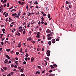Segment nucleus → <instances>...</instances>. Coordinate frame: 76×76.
Segmentation results:
<instances>
[{
    "mask_svg": "<svg viewBox=\"0 0 76 76\" xmlns=\"http://www.w3.org/2000/svg\"><path fill=\"white\" fill-rule=\"evenodd\" d=\"M37 36H36L37 38H40L41 37V36L39 35H41V33L40 32H38L37 33Z\"/></svg>",
    "mask_w": 76,
    "mask_h": 76,
    "instance_id": "obj_1",
    "label": "nucleus"
},
{
    "mask_svg": "<svg viewBox=\"0 0 76 76\" xmlns=\"http://www.w3.org/2000/svg\"><path fill=\"white\" fill-rule=\"evenodd\" d=\"M46 53V54L48 57H49L50 56V53H51V51H50L49 50H48L47 51Z\"/></svg>",
    "mask_w": 76,
    "mask_h": 76,
    "instance_id": "obj_2",
    "label": "nucleus"
},
{
    "mask_svg": "<svg viewBox=\"0 0 76 76\" xmlns=\"http://www.w3.org/2000/svg\"><path fill=\"white\" fill-rule=\"evenodd\" d=\"M5 56L9 60V59H10V57H9V55H6Z\"/></svg>",
    "mask_w": 76,
    "mask_h": 76,
    "instance_id": "obj_3",
    "label": "nucleus"
},
{
    "mask_svg": "<svg viewBox=\"0 0 76 76\" xmlns=\"http://www.w3.org/2000/svg\"><path fill=\"white\" fill-rule=\"evenodd\" d=\"M47 33H50L51 32V30H49V29H48L46 31Z\"/></svg>",
    "mask_w": 76,
    "mask_h": 76,
    "instance_id": "obj_4",
    "label": "nucleus"
},
{
    "mask_svg": "<svg viewBox=\"0 0 76 76\" xmlns=\"http://www.w3.org/2000/svg\"><path fill=\"white\" fill-rule=\"evenodd\" d=\"M8 60L7 59H5V61H4V63H8Z\"/></svg>",
    "mask_w": 76,
    "mask_h": 76,
    "instance_id": "obj_5",
    "label": "nucleus"
},
{
    "mask_svg": "<svg viewBox=\"0 0 76 76\" xmlns=\"http://www.w3.org/2000/svg\"><path fill=\"white\" fill-rule=\"evenodd\" d=\"M52 40H53L51 41L52 43H53V44H54V43H55V39H52Z\"/></svg>",
    "mask_w": 76,
    "mask_h": 76,
    "instance_id": "obj_6",
    "label": "nucleus"
},
{
    "mask_svg": "<svg viewBox=\"0 0 76 76\" xmlns=\"http://www.w3.org/2000/svg\"><path fill=\"white\" fill-rule=\"evenodd\" d=\"M8 69V68H7V67H4L3 68V69H4V70H7Z\"/></svg>",
    "mask_w": 76,
    "mask_h": 76,
    "instance_id": "obj_7",
    "label": "nucleus"
},
{
    "mask_svg": "<svg viewBox=\"0 0 76 76\" xmlns=\"http://www.w3.org/2000/svg\"><path fill=\"white\" fill-rule=\"evenodd\" d=\"M14 18H19V15H17L15 16Z\"/></svg>",
    "mask_w": 76,
    "mask_h": 76,
    "instance_id": "obj_8",
    "label": "nucleus"
},
{
    "mask_svg": "<svg viewBox=\"0 0 76 76\" xmlns=\"http://www.w3.org/2000/svg\"><path fill=\"white\" fill-rule=\"evenodd\" d=\"M21 45H22L21 44L19 43L18 45V47H21Z\"/></svg>",
    "mask_w": 76,
    "mask_h": 76,
    "instance_id": "obj_9",
    "label": "nucleus"
},
{
    "mask_svg": "<svg viewBox=\"0 0 76 76\" xmlns=\"http://www.w3.org/2000/svg\"><path fill=\"white\" fill-rule=\"evenodd\" d=\"M51 16V15H50V14H49L48 15V18H50V17Z\"/></svg>",
    "mask_w": 76,
    "mask_h": 76,
    "instance_id": "obj_10",
    "label": "nucleus"
},
{
    "mask_svg": "<svg viewBox=\"0 0 76 76\" xmlns=\"http://www.w3.org/2000/svg\"><path fill=\"white\" fill-rule=\"evenodd\" d=\"M16 15H17V14H16V13H15V14H13L12 15V16H15Z\"/></svg>",
    "mask_w": 76,
    "mask_h": 76,
    "instance_id": "obj_11",
    "label": "nucleus"
},
{
    "mask_svg": "<svg viewBox=\"0 0 76 76\" xmlns=\"http://www.w3.org/2000/svg\"><path fill=\"white\" fill-rule=\"evenodd\" d=\"M34 58H32L31 59V61L32 62H33Z\"/></svg>",
    "mask_w": 76,
    "mask_h": 76,
    "instance_id": "obj_12",
    "label": "nucleus"
},
{
    "mask_svg": "<svg viewBox=\"0 0 76 76\" xmlns=\"http://www.w3.org/2000/svg\"><path fill=\"white\" fill-rule=\"evenodd\" d=\"M23 31V29H22L19 30V31L20 32H22Z\"/></svg>",
    "mask_w": 76,
    "mask_h": 76,
    "instance_id": "obj_13",
    "label": "nucleus"
},
{
    "mask_svg": "<svg viewBox=\"0 0 76 76\" xmlns=\"http://www.w3.org/2000/svg\"><path fill=\"white\" fill-rule=\"evenodd\" d=\"M68 6L69 9L72 7V5H69Z\"/></svg>",
    "mask_w": 76,
    "mask_h": 76,
    "instance_id": "obj_14",
    "label": "nucleus"
},
{
    "mask_svg": "<svg viewBox=\"0 0 76 76\" xmlns=\"http://www.w3.org/2000/svg\"><path fill=\"white\" fill-rule=\"evenodd\" d=\"M45 59H46V60H50V59H49V58L47 57H45Z\"/></svg>",
    "mask_w": 76,
    "mask_h": 76,
    "instance_id": "obj_15",
    "label": "nucleus"
},
{
    "mask_svg": "<svg viewBox=\"0 0 76 76\" xmlns=\"http://www.w3.org/2000/svg\"><path fill=\"white\" fill-rule=\"evenodd\" d=\"M26 57H28L29 56V55H28V53H26V55H25Z\"/></svg>",
    "mask_w": 76,
    "mask_h": 76,
    "instance_id": "obj_16",
    "label": "nucleus"
},
{
    "mask_svg": "<svg viewBox=\"0 0 76 76\" xmlns=\"http://www.w3.org/2000/svg\"><path fill=\"white\" fill-rule=\"evenodd\" d=\"M15 11H16V10L15 9H13L11 11V12H15Z\"/></svg>",
    "mask_w": 76,
    "mask_h": 76,
    "instance_id": "obj_17",
    "label": "nucleus"
},
{
    "mask_svg": "<svg viewBox=\"0 0 76 76\" xmlns=\"http://www.w3.org/2000/svg\"><path fill=\"white\" fill-rule=\"evenodd\" d=\"M46 7V10H49V9H50V8L49 7Z\"/></svg>",
    "mask_w": 76,
    "mask_h": 76,
    "instance_id": "obj_18",
    "label": "nucleus"
},
{
    "mask_svg": "<svg viewBox=\"0 0 76 76\" xmlns=\"http://www.w3.org/2000/svg\"><path fill=\"white\" fill-rule=\"evenodd\" d=\"M34 4H38V2L37 1H36L35 2H34Z\"/></svg>",
    "mask_w": 76,
    "mask_h": 76,
    "instance_id": "obj_19",
    "label": "nucleus"
},
{
    "mask_svg": "<svg viewBox=\"0 0 76 76\" xmlns=\"http://www.w3.org/2000/svg\"><path fill=\"white\" fill-rule=\"evenodd\" d=\"M42 20V21H44V18L43 17H42L41 18Z\"/></svg>",
    "mask_w": 76,
    "mask_h": 76,
    "instance_id": "obj_20",
    "label": "nucleus"
},
{
    "mask_svg": "<svg viewBox=\"0 0 76 76\" xmlns=\"http://www.w3.org/2000/svg\"><path fill=\"white\" fill-rule=\"evenodd\" d=\"M50 67H51V69H53V68H54V67L52 65H51L50 66Z\"/></svg>",
    "mask_w": 76,
    "mask_h": 76,
    "instance_id": "obj_21",
    "label": "nucleus"
},
{
    "mask_svg": "<svg viewBox=\"0 0 76 76\" xmlns=\"http://www.w3.org/2000/svg\"><path fill=\"white\" fill-rule=\"evenodd\" d=\"M19 72H23V70L21 69V70L19 71Z\"/></svg>",
    "mask_w": 76,
    "mask_h": 76,
    "instance_id": "obj_22",
    "label": "nucleus"
},
{
    "mask_svg": "<svg viewBox=\"0 0 76 76\" xmlns=\"http://www.w3.org/2000/svg\"><path fill=\"white\" fill-rule=\"evenodd\" d=\"M48 43V44H49V45H51V41H49Z\"/></svg>",
    "mask_w": 76,
    "mask_h": 76,
    "instance_id": "obj_23",
    "label": "nucleus"
},
{
    "mask_svg": "<svg viewBox=\"0 0 76 76\" xmlns=\"http://www.w3.org/2000/svg\"><path fill=\"white\" fill-rule=\"evenodd\" d=\"M7 51H8V52H9V51H10V49H6Z\"/></svg>",
    "mask_w": 76,
    "mask_h": 76,
    "instance_id": "obj_24",
    "label": "nucleus"
},
{
    "mask_svg": "<svg viewBox=\"0 0 76 76\" xmlns=\"http://www.w3.org/2000/svg\"><path fill=\"white\" fill-rule=\"evenodd\" d=\"M39 12L36 13V15L37 16H38V15H39Z\"/></svg>",
    "mask_w": 76,
    "mask_h": 76,
    "instance_id": "obj_25",
    "label": "nucleus"
},
{
    "mask_svg": "<svg viewBox=\"0 0 76 76\" xmlns=\"http://www.w3.org/2000/svg\"><path fill=\"white\" fill-rule=\"evenodd\" d=\"M37 68H39V69H41V67L40 66H37Z\"/></svg>",
    "mask_w": 76,
    "mask_h": 76,
    "instance_id": "obj_26",
    "label": "nucleus"
},
{
    "mask_svg": "<svg viewBox=\"0 0 76 76\" xmlns=\"http://www.w3.org/2000/svg\"><path fill=\"white\" fill-rule=\"evenodd\" d=\"M25 2H23L22 3L20 4V5H23L24 4H25Z\"/></svg>",
    "mask_w": 76,
    "mask_h": 76,
    "instance_id": "obj_27",
    "label": "nucleus"
},
{
    "mask_svg": "<svg viewBox=\"0 0 76 76\" xmlns=\"http://www.w3.org/2000/svg\"><path fill=\"white\" fill-rule=\"evenodd\" d=\"M44 61L45 62V65H47V62L46 61Z\"/></svg>",
    "mask_w": 76,
    "mask_h": 76,
    "instance_id": "obj_28",
    "label": "nucleus"
},
{
    "mask_svg": "<svg viewBox=\"0 0 76 76\" xmlns=\"http://www.w3.org/2000/svg\"><path fill=\"white\" fill-rule=\"evenodd\" d=\"M18 61H16L15 62V63L16 64H18Z\"/></svg>",
    "mask_w": 76,
    "mask_h": 76,
    "instance_id": "obj_29",
    "label": "nucleus"
},
{
    "mask_svg": "<svg viewBox=\"0 0 76 76\" xmlns=\"http://www.w3.org/2000/svg\"><path fill=\"white\" fill-rule=\"evenodd\" d=\"M22 69V68L21 67H18V69L19 70H21V69Z\"/></svg>",
    "mask_w": 76,
    "mask_h": 76,
    "instance_id": "obj_30",
    "label": "nucleus"
},
{
    "mask_svg": "<svg viewBox=\"0 0 76 76\" xmlns=\"http://www.w3.org/2000/svg\"><path fill=\"white\" fill-rule=\"evenodd\" d=\"M1 71H2V72H4V70L2 68H1Z\"/></svg>",
    "mask_w": 76,
    "mask_h": 76,
    "instance_id": "obj_31",
    "label": "nucleus"
},
{
    "mask_svg": "<svg viewBox=\"0 0 76 76\" xmlns=\"http://www.w3.org/2000/svg\"><path fill=\"white\" fill-rule=\"evenodd\" d=\"M47 36L48 37H50V34H48Z\"/></svg>",
    "mask_w": 76,
    "mask_h": 76,
    "instance_id": "obj_32",
    "label": "nucleus"
},
{
    "mask_svg": "<svg viewBox=\"0 0 76 76\" xmlns=\"http://www.w3.org/2000/svg\"><path fill=\"white\" fill-rule=\"evenodd\" d=\"M19 52H17L16 53V55H19Z\"/></svg>",
    "mask_w": 76,
    "mask_h": 76,
    "instance_id": "obj_33",
    "label": "nucleus"
},
{
    "mask_svg": "<svg viewBox=\"0 0 76 76\" xmlns=\"http://www.w3.org/2000/svg\"><path fill=\"white\" fill-rule=\"evenodd\" d=\"M7 7H9V3H8L7 4Z\"/></svg>",
    "mask_w": 76,
    "mask_h": 76,
    "instance_id": "obj_34",
    "label": "nucleus"
},
{
    "mask_svg": "<svg viewBox=\"0 0 76 76\" xmlns=\"http://www.w3.org/2000/svg\"><path fill=\"white\" fill-rule=\"evenodd\" d=\"M53 66H54V67H57V65L56 64H53Z\"/></svg>",
    "mask_w": 76,
    "mask_h": 76,
    "instance_id": "obj_35",
    "label": "nucleus"
},
{
    "mask_svg": "<svg viewBox=\"0 0 76 76\" xmlns=\"http://www.w3.org/2000/svg\"><path fill=\"white\" fill-rule=\"evenodd\" d=\"M23 64H26V61H24L23 62Z\"/></svg>",
    "mask_w": 76,
    "mask_h": 76,
    "instance_id": "obj_36",
    "label": "nucleus"
},
{
    "mask_svg": "<svg viewBox=\"0 0 76 76\" xmlns=\"http://www.w3.org/2000/svg\"><path fill=\"white\" fill-rule=\"evenodd\" d=\"M4 38H3L2 39H1V40H2V41H4Z\"/></svg>",
    "mask_w": 76,
    "mask_h": 76,
    "instance_id": "obj_37",
    "label": "nucleus"
},
{
    "mask_svg": "<svg viewBox=\"0 0 76 76\" xmlns=\"http://www.w3.org/2000/svg\"><path fill=\"white\" fill-rule=\"evenodd\" d=\"M39 50H41V49H40V48H37V51H39Z\"/></svg>",
    "mask_w": 76,
    "mask_h": 76,
    "instance_id": "obj_38",
    "label": "nucleus"
},
{
    "mask_svg": "<svg viewBox=\"0 0 76 76\" xmlns=\"http://www.w3.org/2000/svg\"><path fill=\"white\" fill-rule=\"evenodd\" d=\"M1 45H4V42H1Z\"/></svg>",
    "mask_w": 76,
    "mask_h": 76,
    "instance_id": "obj_39",
    "label": "nucleus"
},
{
    "mask_svg": "<svg viewBox=\"0 0 76 76\" xmlns=\"http://www.w3.org/2000/svg\"><path fill=\"white\" fill-rule=\"evenodd\" d=\"M22 28H23L22 27V26H20L19 28V29H22Z\"/></svg>",
    "mask_w": 76,
    "mask_h": 76,
    "instance_id": "obj_40",
    "label": "nucleus"
},
{
    "mask_svg": "<svg viewBox=\"0 0 76 76\" xmlns=\"http://www.w3.org/2000/svg\"><path fill=\"white\" fill-rule=\"evenodd\" d=\"M69 2L68 1H66V4H68L69 3Z\"/></svg>",
    "mask_w": 76,
    "mask_h": 76,
    "instance_id": "obj_41",
    "label": "nucleus"
},
{
    "mask_svg": "<svg viewBox=\"0 0 76 76\" xmlns=\"http://www.w3.org/2000/svg\"><path fill=\"white\" fill-rule=\"evenodd\" d=\"M29 39L30 41H31V39H32V38H31V37H29Z\"/></svg>",
    "mask_w": 76,
    "mask_h": 76,
    "instance_id": "obj_42",
    "label": "nucleus"
},
{
    "mask_svg": "<svg viewBox=\"0 0 76 76\" xmlns=\"http://www.w3.org/2000/svg\"><path fill=\"white\" fill-rule=\"evenodd\" d=\"M21 76H26L25 75H24V74H21Z\"/></svg>",
    "mask_w": 76,
    "mask_h": 76,
    "instance_id": "obj_43",
    "label": "nucleus"
},
{
    "mask_svg": "<svg viewBox=\"0 0 76 76\" xmlns=\"http://www.w3.org/2000/svg\"><path fill=\"white\" fill-rule=\"evenodd\" d=\"M60 40V39H56V41H59Z\"/></svg>",
    "mask_w": 76,
    "mask_h": 76,
    "instance_id": "obj_44",
    "label": "nucleus"
},
{
    "mask_svg": "<svg viewBox=\"0 0 76 76\" xmlns=\"http://www.w3.org/2000/svg\"><path fill=\"white\" fill-rule=\"evenodd\" d=\"M69 7H66V10H69Z\"/></svg>",
    "mask_w": 76,
    "mask_h": 76,
    "instance_id": "obj_45",
    "label": "nucleus"
},
{
    "mask_svg": "<svg viewBox=\"0 0 76 76\" xmlns=\"http://www.w3.org/2000/svg\"><path fill=\"white\" fill-rule=\"evenodd\" d=\"M11 75H13V74H14V72H11Z\"/></svg>",
    "mask_w": 76,
    "mask_h": 76,
    "instance_id": "obj_46",
    "label": "nucleus"
},
{
    "mask_svg": "<svg viewBox=\"0 0 76 76\" xmlns=\"http://www.w3.org/2000/svg\"><path fill=\"white\" fill-rule=\"evenodd\" d=\"M27 59H28V58L27 57H26V58H25V60L26 61H27Z\"/></svg>",
    "mask_w": 76,
    "mask_h": 76,
    "instance_id": "obj_47",
    "label": "nucleus"
},
{
    "mask_svg": "<svg viewBox=\"0 0 76 76\" xmlns=\"http://www.w3.org/2000/svg\"><path fill=\"white\" fill-rule=\"evenodd\" d=\"M31 15V13L29 12V15H28V16H30V15Z\"/></svg>",
    "mask_w": 76,
    "mask_h": 76,
    "instance_id": "obj_48",
    "label": "nucleus"
},
{
    "mask_svg": "<svg viewBox=\"0 0 76 76\" xmlns=\"http://www.w3.org/2000/svg\"><path fill=\"white\" fill-rule=\"evenodd\" d=\"M2 31H5V29L4 28H3L2 29Z\"/></svg>",
    "mask_w": 76,
    "mask_h": 76,
    "instance_id": "obj_49",
    "label": "nucleus"
},
{
    "mask_svg": "<svg viewBox=\"0 0 76 76\" xmlns=\"http://www.w3.org/2000/svg\"><path fill=\"white\" fill-rule=\"evenodd\" d=\"M8 15V13H7L5 14V17H7V15Z\"/></svg>",
    "mask_w": 76,
    "mask_h": 76,
    "instance_id": "obj_50",
    "label": "nucleus"
},
{
    "mask_svg": "<svg viewBox=\"0 0 76 76\" xmlns=\"http://www.w3.org/2000/svg\"><path fill=\"white\" fill-rule=\"evenodd\" d=\"M25 52L26 53H27L28 52V50H27V49H26L25 50Z\"/></svg>",
    "mask_w": 76,
    "mask_h": 76,
    "instance_id": "obj_51",
    "label": "nucleus"
},
{
    "mask_svg": "<svg viewBox=\"0 0 76 76\" xmlns=\"http://www.w3.org/2000/svg\"><path fill=\"white\" fill-rule=\"evenodd\" d=\"M25 31H24L23 32V34H25Z\"/></svg>",
    "mask_w": 76,
    "mask_h": 76,
    "instance_id": "obj_52",
    "label": "nucleus"
},
{
    "mask_svg": "<svg viewBox=\"0 0 76 76\" xmlns=\"http://www.w3.org/2000/svg\"><path fill=\"white\" fill-rule=\"evenodd\" d=\"M11 67H14V65L13 64H12L11 65Z\"/></svg>",
    "mask_w": 76,
    "mask_h": 76,
    "instance_id": "obj_53",
    "label": "nucleus"
},
{
    "mask_svg": "<svg viewBox=\"0 0 76 76\" xmlns=\"http://www.w3.org/2000/svg\"><path fill=\"white\" fill-rule=\"evenodd\" d=\"M37 73L38 74H40V72H39V71H37Z\"/></svg>",
    "mask_w": 76,
    "mask_h": 76,
    "instance_id": "obj_54",
    "label": "nucleus"
},
{
    "mask_svg": "<svg viewBox=\"0 0 76 76\" xmlns=\"http://www.w3.org/2000/svg\"><path fill=\"white\" fill-rule=\"evenodd\" d=\"M15 23V22H13L12 23H11V24H13Z\"/></svg>",
    "mask_w": 76,
    "mask_h": 76,
    "instance_id": "obj_55",
    "label": "nucleus"
},
{
    "mask_svg": "<svg viewBox=\"0 0 76 76\" xmlns=\"http://www.w3.org/2000/svg\"><path fill=\"white\" fill-rule=\"evenodd\" d=\"M26 13L24 12V14H23V15H24V16H26Z\"/></svg>",
    "mask_w": 76,
    "mask_h": 76,
    "instance_id": "obj_56",
    "label": "nucleus"
},
{
    "mask_svg": "<svg viewBox=\"0 0 76 76\" xmlns=\"http://www.w3.org/2000/svg\"><path fill=\"white\" fill-rule=\"evenodd\" d=\"M10 27H13V25L10 24Z\"/></svg>",
    "mask_w": 76,
    "mask_h": 76,
    "instance_id": "obj_57",
    "label": "nucleus"
},
{
    "mask_svg": "<svg viewBox=\"0 0 76 76\" xmlns=\"http://www.w3.org/2000/svg\"><path fill=\"white\" fill-rule=\"evenodd\" d=\"M44 48H42V51H44Z\"/></svg>",
    "mask_w": 76,
    "mask_h": 76,
    "instance_id": "obj_58",
    "label": "nucleus"
},
{
    "mask_svg": "<svg viewBox=\"0 0 76 76\" xmlns=\"http://www.w3.org/2000/svg\"><path fill=\"white\" fill-rule=\"evenodd\" d=\"M50 35L51 36H52L53 35V33L50 32Z\"/></svg>",
    "mask_w": 76,
    "mask_h": 76,
    "instance_id": "obj_59",
    "label": "nucleus"
},
{
    "mask_svg": "<svg viewBox=\"0 0 76 76\" xmlns=\"http://www.w3.org/2000/svg\"><path fill=\"white\" fill-rule=\"evenodd\" d=\"M38 24L39 25L41 24V21H39V22Z\"/></svg>",
    "mask_w": 76,
    "mask_h": 76,
    "instance_id": "obj_60",
    "label": "nucleus"
},
{
    "mask_svg": "<svg viewBox=\"0 0 76 76\" xmlns=\"http://www.w3.org/2000/svg\"><path fill=\"white\" fill-rule=\"evenodd\" d=\"M44 16H46V14L45 13H44L43 15Z\"/></svg>",
    "mask_w": 76,
    "mask_h": 76,
    "instance_id": "obj_61",
    "label": "nucleus"
},
{
    "mask_svg": "<svg viewBox=\"0 0 76 76\" xmlns=\"http://www.w3.org/2000/svg\"><path fill=\"white\" fill-rule=\"evenodd\" d=\"M18 3L19 4H21V2H20V1H18Z\"/></svg>",
    "mask_w": 76,
    "mask_h": 76,
    "instance_id": "obj_62",
    "label": "nucleus"
},
{
    "mask_svg": "<svg viewBox=\"0 0 76 76\" xmlns=\"http://www.w3.org/2000/svg\"><path fill=\"white\" fill-rule=\"evenodd\" d=\"M15 60H18V58L16 57L15 58Z\"/></svg>",
    "mask_w": 76,
    "mask_h": 76,
    "instance_id": "obj_63",
    "label": "nucleus"
},
{
    "mask_svg": "<svg viewBox=\"0 0 76 76\" xmlns=\"http://www.w3.org/2000/svg\"><path fill=\"white\" fill-rule=\"evenodd\" d=\"M44 24L45 25H47V23H45Z\"/></svg>",
    "mask_w": 76,
    "mask_h": 76,
    "instance_id": "obj_64",
    "label": "nucleus"
}]
</instances>
